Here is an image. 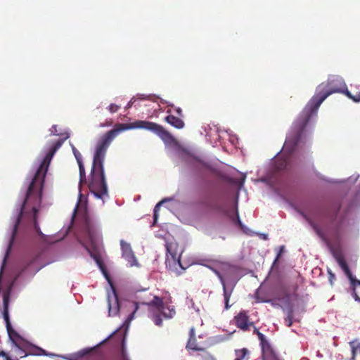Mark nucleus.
Here are the masks:
<instances>
[{
  "mask_svg": "<svg viewBox=\"0 0 360 360\" xmlns=\"http://www.w3.org/2000/svg\"><path fill=\"white\" fill-rule=\"evenodd\" d=\"M236 223L238 224V226L242 229L243 224L240 220L239 215L238 211H236Z\"/></svg>",
  "mask_w": 360,
  "mask_h": 360,
  "instance_id": "obj_33",
  "label": "nucleus"
},
{
  "mask_svg": "<svg viewBox=\"0 0 360 360\" xmlns=\"http://www.w3.org/2000/svg\"><path fill=\"white\" fill-rule=\"evenodd\" d=\"M165 246L167 252L169 253L171 256L170 259L169 257L166 259L165 264L167 268L172 272H176L178 269V266L181 268V270H184V268H183V266H181L179 257H177L176 252H172V244L167 243Z\"/></svg>",
  "mask_w": 360,
  "mask_h": 360,
  "instance_id": "obj_4",
  "label": "nucleus"
},
{
  "mask_svg": "<svg viewBox=\"0 0 360 360\" xmlns=\"http://www.w3.org/2000/svg\"><path fill=\"white\" fill-rule=\"evenodd\" d=\"M6 330L11 342L17 348L21 349L18 344V341L22 340V337L13 328L12 326L9 328H6Z\"/></svg>",
  "mask_w": 360,
  "mask_h": 360,
  "instance_id": "obj_15",
  "label": "nucleus"
},
{
  "mask_svg": "<svg viewBox=\"0 0 360 360\" xmlns=\"http://www.w3.org/2000/svg\"><path fill=\"white\" fill-rule=\"evenodd\" d=\"M236 326L243 331L249 330L250 326H253L254 323L250 321V317L245 311H240L235 317Z\"/></svg>",
  "mask_w": 360,
  "mask_h": 360,
  "instance_id": "obj_6",
  "label": "nucleus"
},
{
  "mask_svg": "<svg viewBox=\"0 0 360 360\" xmlns=\"http://www.w3.org/2000/svg\"><path fill=\"white\" fill-rule=\"evenodd\" d=\"M165 120L169 124H171L172 126H173L174 127L176 128V129H182L184 127V121L177 117H175L174 115H167L165 118Z\"/></svg>",
  "mask_w": 360,
  "mask_h": 360,
  "instance_id": "obj_14",
  "label": "nucleus"
},
{
  "mask_svg": "<svg viewBox=\"0 0 360 360\" xmlns=\"http://www.w3.org/2000/svg\"><path fill=\"white\" fill-rule=\"evenodd\" d=\"M133 103H134V101H133V99H131V101L126 105V107H125L126 109L130 108L132 106Z\"/></svg>",
  "mask_w": 360,
  "mask_h": 360,
  "instance_id": "obj_37",
  "label": "nucleus"
},
{
  "mask_svg": "<svg viewBox=\"0 0 360 360\" xmlns=\"http://www.w3.org/2000/svg\"><path fill=\"white\" fill-rule=\"evenodd\" d=\"M79 169L80 184L86 183L85 169L82 162L78 163Z\"/></svg>",
  "mask_w": 360,
  "mask_h": 360,
  "instance_id": "obj_21",
  "label": "nucleus"
},
{
  "mask_svg": "<svg viewBox=\"0 0 360 360\" xmlns=\"http://www.w3.org/2000/svg\"><path fill=\"white\" fill-rule=\"evenodd\" d=\"M86 228V233L88 236V238L91 244V245L94 247L96 244V239H97V233L96 229L94 227L93 224L90 222L89 220L86 221L85 224Z\"/></svg>",
  "mask_w": 360,
  "mask_h": 360,
  "instance_id": "obj_13",
  "label": "nucleus"
},
{
  "mask_svg": "<svg viewBox=\"0 0 360 360\" xmlns=\"http://www.w3.org/2000/svg\"><path fill=\"white\" fill-rule=\"evenodd\" d=\"M164 202V200H162L160 202H159L154 207V214H153V221H154V224L156 223L157 221V219H158V210H160V207L161 206V205L162 204V202Z\"/></svg>",
  "mask_w": 360,
  "mask_h": 360,
  "instance_id": "obj_23",
  "label": "nucleus"
},
{
  "mask_svg": "<svg viewBox=\"0 0 360 360\" xmlns=\"http://www.w3.org/2000/svg\"><path fill=\"white\" fill-rule=\"evenodd\" d=\"M120 245L122 252V257L129 262L130 266H134L136 264V259L130 244L123 240H121Z\"/></svg>",
  "mask_w": 360,
  "mask_h": 360,
  "instance_id": "obj_7",
  "label": "nucleus"
},
{
  "mask_svg": "<svg viewBox=\"0 0 360 360\" xmlns=\"http://www.w3.org/2000/svg\"><path fill=\"white\" fill-rule=\"evenodd\" d=\"M260 345L264 358L267 359L279 360L266 338H263V340H260Z\"/></svg>",
  "mask_w": 360,
  "mask_h": 360,
  "instance_id": "obj_9",
  "label": "nucleus"
},
{
  "mask_svg": "<svg viewBox=\"0 0 360 360\" xmlns=\"http://www.w3.org/2000/svg\"><path fill=\"white\" fill-rule=\"evenodd\" d=\"M10 300V292H7L3 295V304H4V311H3V317L6 323V328H11V323L10 322L9 314H8V304Z\"/></svg>",
  "mask_w": 360,
  "mask_h": 360,
  "instance_id": "obj_12",
  "label": "nucleus"
},
{
  "mask_svg": "<svg viewBox=\"0 0 360 360\" xmlns=\"http://www.w3.org/2000/svg\"><path fill=\"white\" fill-rule=\"evenodd\" d=\"M336 260L339 264V266L341 267V269L344 271L345 274L347 275V278L349 279L351 284L354 285L356 282V278L352 275L348 264L343 257L342 256H337Z\"/></svg>",
  "mask_w": 360,
  "mask_h": 360,
  "instance_id": "obj_11",
  "label": "nucleus"
},
{
  "mask_svg": "<svg viewBox=\"0 0 360 360\" xmlns=\"http://www.w3.org/2000/svg\"><path fill=\"white\" fill-rule=\"evenodd\" d=\"M51 134L53 135L59 136L61 134V133L58 130V125H53L51 129Z\"/></svg>",
  "mask_w": 360,
  "mask_h": 360,
  "instance_id": "obj_29",
  "label": "nucleus"
},
{
  "mask_svg": "<svg viewBox=\"0 0 360 360\" xmlns=\"http://www.w3.org/2000/svg\"><path fill=\"white\" fill-rule=\"evenodd\" d=\"M248 354V350L246 348L236 350V358L235 360H243Z\"/></svg>",
  "mask_w": 360,
  "mask_h": 360,
  "instance_id": "obj_20",
  "label": "nucleus"
},
{
  "mask_svg": "<svg viewBox=\"0 0 360 360\" xmlns=\"http://www.w3.org/2000/svg\"><path fill=\"white\" fill-rule=\"evenodd\" d=\"M120 108V106L117 104H115V103H111L108 108V110L111 113H115V112H117Z\"/></svg>",
  "mask_w": 360,
  "mask_h": 360,
  "instance_id": "obj_25",
  "label": "nucleus"
},
{
  "mask_svg": "<svg viewBox=\"0 0 360 360\" xmlns=\"http://www.w3.org/2000/svg\"><path fill=\"white\" fill-rule=\"evenodd\" d=\"M193 205L197 210L204 213L212 211L223 212V207L219 199L208 193L199 195Z\"/></svg>",
  "mask_w": 360,
  "mask_h": 360,
  "instance_id": "obj_3",
  "label": "nucleus"
},
{
  "mask_svg": "<svg viewBox=\"0 0 360 360\" xmlns=\"http://www.w3.org/2000/svg\"><path fill=\"white\" fill-rule=\"evenodd\" d=\"M153 321L155 324L158 326H161L162 324V320L160 314H157L153 316Z\"/></svg>",
  "mask_w": 360,
  "mask_h": 360,
  "instance_id": "obj_26",
  "label": "nucleus"
},
{
  "mask_svg": "<svg viewBox=\"0 0 360 360\" xmlns=\"http://www.w3.org/2000/svg\"><path fill=\"white\" fill-rule=\"evenodd\" d=\"M141 99H146L147 98V96H144V95H141V97L140 98Z\"/></svg>",
  "mask_w": 360,
  "mask_h": 360,
  "instance_id": "obj_40",
  "label": "nucleus"
},
{
  "mask_svg": "<svg viewBox=\"0 0 360 360\" xmlns=\"http://www.w3.org/2000/svg\"><path fill=\"white\" fill-rule=\"evenodd\" d=\"M91 256L92 257H94V259H95L96 262L97 263V264L98 265V266L100 267V269H101L102 272L103 273L104 276H105V278L109 280V276H108V272L105 268V266L101 259V257L98 255H94L92 253H91Z\"/></svg>",
  "mask_w": 360,
  "mask_h": 360,
  "instance_id": "obj_19",
  "label": "nucleus"
},
{
  "mask_svg": "<svg viewBox=\"0 0 360 360\" xmlns=\"http://www.w3.org/2000/svg\"><path fill=\"white\" fill-rule=\"evenodd\" d=\"M353 285V292H352V296L354 298V300L356 301H358L359 302H360V297L359 296L357 295V293L356 292V290H355V284L354 285Z\"/></svg>",
  "mask_w": 360,
  "mask_h": 360,
  "instance_id": "obj_31",
  "label": "nucleus"
},
{
  "mask_svg": "<svg viewBox=\"0 0 360 360\" xmlns=\"http://www.w3.org/2000/svg\"><path fill=\"white\" fill-rule=\"evenodd\" d=\"M73 153L75 156V158L77 159V163H79V162H82L81 160L80 153L75 148H73Z\"/></svg>",
  "mask_w": 360,
  "mask_h": 360,
  "instance_id": "obj_30",
  "label": "nucleus"
},
{
  "mask_svg": "<svg viewBox=\"0 0 360 360\" xmlns=\"http://www.w3.org/2000/svg\"><path fill=\"white\" fill-rule=\"evenodd\" d=\"M175 110L179 115H182V110L180 108H177Z\"/></svg>",
  "mask_w": 360,
  "mask_h": 360,
  "instance_id": "obj_39",
  "label": "nucleus"
},
{
  "mask_svg": "<svg viewBox=\"0 0 360 360\" xmlns=\"http://www.w3.org/2000/svg\"><path fill=\"white\" fill-rule=\"evenodd\" d=\"M346 84L343 79L338 76H332L327 81L320 84L316 88V94L310 99L307 105L293 122L284 143V150L291 154L300 141L303 132L313 115L323 101L334 93L345 94Z\"/></svg>",
  "mask_w": 360,
  "mask_h": 360,
  "instance_id": "obj_2",
  "label": "nucleus"
},
{
  "mask_svg": "<svg viewBox=\"0 0 360 360\" xmlns=\"http://www.w3.org/2000/svg\"><path fill=\"white\" fill-rule=\"evenodd\" d=\"M112 125V122H106L105 123H103V124H100V127H108V126H111Z\"/></svg>",
  "mask_w": 360,
  "mask_h": 360,
  "instance_id": "obj_34",
  "label": "nucleus"
},
{
  "mask_svg": "<svg viewBox=\"0 0 360 360\" xmlns=\"http://www.w3.org/2000/svg\"><path fill=\"white\" fill-rule=\"evenodd\" d=\"M134 128L151 131L156 134L165 143L175 142V139L168 131L162 126L155 122L138 120L131 124H116L112 129L106 132L100 139L94 155L89 188L96 198H102L108 192L103 168V161L108 148L120 132Z\"/></svg>",
  "mask_w": 360,
  "mask_h": 360,
  "instance_id": "obj_1",
  "label": "nucleus"
},
{
  "mask_svg": "<svg viewBox=\"0 0 360 360\" xmlns=\"http://www.w3.org/2000/svg\"><path fill=\"white\" fill-rule=\"evenodd\" d=\"M356 283H357V284H359V285H360V281H359V280H356V279L355 285H356Z\"/></svg>",
  "mask_w": 360,
  "mask_h": 360,
  "instance_id": "obj_41",
  "label": "nucleus"
},
{
  "mask_svg": "<svg viewBox=\"0 0 360 360\" xmlns=\"http://www.w3.org/2000/svg\"><path fill=\"white\" fill-rule=\"evenodd\" d=\"M285 321L287 322V326L290 327L292 325L291 318L290 316H288V318L285 319Z\"/></svg>",
  "mask_w": 360,
  "mask_h": 360,
  "instance_id": "obj_35",
  "label": "nucleus"
},
{
  "mask_svg": "<svg viewBox=\"0 0 360 360\" xmlns=\"http://www.w3.org/2000/svg\"><path fill=\"white\" fill-rule=\"evenodd\" d=\"M283 249H284V246H281V247L280 252H278V255H277V257H276V260L280 257V256H281V253H282V252H283Z\"/></svg>",
  "mask_w": 360,
  "mask_h": 360,
  "instance_id": "obj_38",
  "label": "nucleus"
},
{
  "mask_svg": "<svg viewBox=\"0 0 360 360\" xmlns=\"http://www.w3.org/2000/svg\"><path fill=\"white\" fill-rule=\"evenodd\" d=\"M32 213L30 214V218L32 220L34 226V229L37 233L39 236L42 235V233L40 230L38 221H37V212L38 210L36 207H33L32 208Z\"/></svg>",
  "mask_w": 360,
  "mask_h": 360,
  "instance_id": "obj_16",
  "label": "nucleus"
},
{
  "mask_svg": "<svg viewBox=\"0 0 360 360\" xmlns=\"http://www.w3.org/2000/svg\"><path fill=\"white\" fill-rule=\"evenodd\" d=\"M142 304L155 307L157 309L161 312L165 318H172L176 313L173 307H167V309L168 310V312H167L165 311L166 308L162 299L158 296H154L153 300L150 302H142Z\"/></svg>",
  "mask_w": 360,
  "mask_h": 360,
  "instance_id": "obj_5",
  "label": "nucleus"
},
{
  "mask_svg": "<svg viewBox=\"0 0 360 360\" xmlns=\"http://www.w3.org/2000/svg\"><path fill=\"white\" fill-rule=\"evenodd\" d=\"M8 356V354H7L6 352H4V351H3V350L0 351V356L4 357V359H5L6 358V356Z\"/></svg>",
  "mask_w": 360,
  "mask_h": 360,
  "instance_id": "obj_36",
  "label": "nucleus"
},
{
  "mask_svg": "<svg viewBox=\"0 0 360 360\" xmlns=\"http://www.w3.org/2000/svg\"><path fill=\"white\" fill-rule=\"evenodd\" d=\"M215 274L217 275L218 278H219L222 286H223V292H224V303H225V309H229L231 307L229 304V300L230 297L233 293L234 285L232 286H227L225 284V281L224 280V278L222 275L217 270H214Z\"/></svg>",
  "mask_w": 360,
  "mask_h": 360,
  "instance_id": "obj_8",
  "label": "nucleus"
},
{
  "mask_svg": "<svg viewBox=\"0 0 360 360\" xmlns=\"http://www.w3.org/2000/svg\"><path fill=\"white\" fill-rule=\"evenodd\" d=\"M115 299H116V302H117V307L115 309H112V307H111L110 304L109 303V313H110V314L115 315L118 312V311H119V306H118V302H117V297H115Z\"/></svg>",
  "mask_w": 360,
  "mask_h": 360,
  "instance_id": "obj_28",
  "label": "nucleus"
},
{
  "mask_svg": "<svg viewBox=\"0 0 360 360\" xmlns=\"http://www.w3.org/2000/svg\"><path fill=\"white\" fill-rule=\"evenodd\" d=\"M253 327H254L253 334L257 335L259 341L263 340V338H264L265 336L261 332H259V330L255 326H253Z\"/></svg>",
  "mask_w": 360,
  "mask_h": 360,
  "instance_id": "obj_27",
  "label": "nucleus"
},
{
  "mask_svg": "<svg viewBox=\"0 0 360 360\" xmlns=\"http://www.w3.org/2000/svg\"><path fill=\"white\" fill-rule=\"evenodd\" d=\"M186 349L193 351H204L205 349L198 345L195 338V331L193 327L191 328L189 330V338L186 344Z\"/></svg>",
  "mask_w": 360,
  "mask_h": 360,
  "instance_id": "obj_10",
  "label": "nucleus"
},
{
  "mask_svg": "<svg viewBox=\"0 0 360 360\" xmlns=\"http://www.w3.org/2000/svg\"><path fill=\"white\" fill-rule=\"evenodd\" d=\"M304 218L309 221L313 229L317 233V234L321 235V231L318 228V226L315 224L314 221H312L310 219H309L307 216L304 215Z\"/></svg>",
  "mask_w": 360,
  "mask_h": 360,
  "instance_id": "obj_24",
  "label": "nucleus"
},
{
  "mask_svg": "<svg viewBox=\"0 0 360 360\" xmlns=\"http://www.w3.org/2000/svg\"><path fill=\"white\" fill-rule=\"evenodd\" d=\"M290 163L289 157L278 158L275 161V169L278 171H282L287 168Z\"/></svg>",
  "mask_w": 360,
  "mask_h": 360,
  "instance_id": "obj_17",
  "label": "nucleus"
},
{
  "mask_svg": "<svg viewBox=\"0 0 360 360\" xmlns=\"http://www.w3.org/2000/svg\"><path fill=\"white\" fill-rule=\"evenodd\" d=\"M134 307H135V310L134 311V312L129 316V320H131L133 318H134V313L138 310L139 309V305H138V302H134Z\"/></svg>",
  "mask_w": 360,
  "mask_h": 360,
  "instance_id": "obj_32",
  "label": "nucleus"
},
{
  "mask_svg": "<svg viewBox=\"0 0 360 360\" xmlns=\"http://www.w3.org/2000/svg\"><path fill=\"white\" fill-rule=\"evenodd\" d=\"M345 94L350 99H352V101H354V102L357 103V102H360V93H356L355 95H353L351 94L350 91H349L347 89L345 90Z\"/></svg>",
  "mask_w": 360,
  "mask_h": 360,
  "instance_id": "obj_22",
  "label": "nucleus"
},
{
  "mask_svg": "<svg viewBox=\"0 0 360 360\" xmlns=\"http://www.w3.org/2000/svg\"><path fill=\"white\" fill-rule=\"evenodd\" d=\"M28 355H47L46 353V351L39 347H34L31 351H30L28 353L24 354V355L21 356V357L27 356Z\"/></svg>",
  "mask_w": 360,
  "mask_h": 360,
  "instance_id": "obj_18",
  "label": "nucleus"
}]
</instances>
